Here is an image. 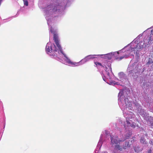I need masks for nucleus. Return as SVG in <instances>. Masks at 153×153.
<instances>
[{
  "mask_svg": "<svg viewBox=\"0 0 153 153\" xmlns=\"http://www.w3.org/2000/svg\"><path fill=\"white\" fill-rule=\"evenodd\" d=\"M152 60L149 59L148 61V62L147 63V65H149L150 64H151V63H152Z\"/></svg>",
  "mask_w": 153,
  "mask_h": 153,
  "instance_id": "nucleus-17",
  "label": "nucleus"
},
{
  "mask_svg": "<svg viewBox=\"0 0 153 153\" xmlns=\"http://www.w3.org/2000/svg\"><path fill=\"white\" fill-rule=\"evenodd\" d=\"M119 54V52H115L108 53L105 54H100L99 55V57H101L102 58H103L107 59H111L112 58H114L116 55Z\"/></svg>",
  "mask_w": 153,
  "mask_h": 153,
  "instance_id": "nucleus-8",
  "label": "nucleus"
},
{
  "mask_svg": "<svg viewBox=\"0 0 153 153\" xmlns=\"http://www.w3.org/2000/svg\"><path fill=\"white\" fill-rule=\"evenodd\" d=\"M94 63L97 66L103 68L105 67V71L102 73V76L103 80L105 82L111 85H114L117 84L114 81L112 80V74L110 62H106L103 65L98 62H94Z\"/></svg>",
  "mask_w": 153,
  "mask_h": 153,
  "instance_id": "nucleus-5",
  "label": "nucleus"
},
{
  "mask_svg": "<svg viewBox=\"0 0 153 153\" xmlns=\"http://www.w3.org/2000/svg\"><path fill=\"white\" fill-rule=\"evenodd\" d=\"M152 151L150 149L148 151V153H151Z\"/></svg>",
  "mask_w": 153,
  "mask_h": 153,
  "instance_id": "nucleus-19",
  "label": "nucleus"
},
{
  "mask_svg": "<svg viewBox=\"0 0 153 153\" xmlns=\"http://www.w3.org/2000/svg\"><path fill=\"white\" fill-rule=\"evenodd\" d=\"M140 142L141 143H142L143 144H146V139L144 138V136H142L140 140Z\"/></svg>",
  "mask_w": 153,
  "mask_h": 153,
  "instance_id": "nucleus-11",
  "label": "nucleus"
},
{
  "mask_svg": "<svg viewBox=\"0 0 153 153\" xmlns=\"http://www.w3.org/2000/svg\"><path fill=\"white\" fill-rule=\"evenodd\" d=\"M149 143L150 144L153 145V143L152 142V141H149Z\"/></svg>",
  "mask_w": 153,
  "mask_h": 153,
  "instance_id": "nucleus-18",
  "label": "nucleus"
},
{
  "mask_svg": "<svg viewBox=\"0 0 153 153\" xmlns=\"http://www.w3.org/2000/svg\"><path fill=\"white\" fill-rule=\"evenodd\" d=\"M121 145H122L123 146H126V149H126L128 146H129L128 142H126L125 143V145H123L122 144H121Z\"/></svg>",
  "mask_w": 153,
  "mask_h": 153,
  "instance_id": "nucleus-14",
  "label": "nucleus"
},
{
  "mask_svg": "<svg viewBox=\"0 0 153 153\" xmlns=\"http://www.w3.org/2000/svg\"><path fill=\"white\" fill-rule=\"evenodd\" d=\"M143 34H140L136 38H135L130 43L127 45L122 50L118 51L119 53H120L126 51V54L123 56L120 57H117L118 54L116 55L115 59L118 60H120L124 58H126L130 56H133V53L136 54L137 59L139 57V51L140 50L143 48H145L147 45L146 44V41L140 42V39L142 36Z\"/></svg>",
  "mask_w": 153,
  "mask_h": 153,
  "instance_id": "nucleus-3",
  "label": "nucleus"
},
{
  "mask_svg": "<svg viewBox=\"0 0 153 153\" xmlns=\"http://www.w3.org/2000/svg\"><path fill=\"white\" fill-rule=\"evenodd\" d=\"M145 136L147 137V134H146L145 135Z\"/></svg>",
  "mask_w": 153,
  "mask_h": 153,
  "instance_id": "nucleus-22",
  "label": "nucleus"
},
{
  "mask_svg": "<svg viewBox=\"0 0 153 153\" xmlns=\"http://www.w3.org/2000/svg\"><path fill=\"white\" fill-rule=\"evenodd\" d=\"M143 85L144 86L145 85V83L144 82L143 83Z\"/></svg>",
  "mask_w": 153,
  "mask_h": 153,
  "instance_id": "nucleus-20",
  "label": "nucleus"
},
{
  "mask_svg": "<svg viewBox=\"0 0 153 153\" xmlns=\"http://www.w3.org/2000/svg\"><path fill=\"white\" fill-rule=\"evenodd\" d=\"M109 136V132L108 131L105 130L102 132L97 146V150H99L100 149L102 143V140H105L106 139H108Z\"/></svg>",
  "mask_w": 153,
  "mask_h": 153,
  "instance_id": "nucleus-7",
  "label": "nucleus"
},
{
  "mask_svg": "<svg viewBox=\"0 0 153 153\" xmlns=\"http://www.w3.org/2000/svg\"><path fill=\"white\" fill-rule=\"evenodd\" d=\"M124 131L127 135L125 138L120 139L116 136H111L109 134V137L111 138L110 144L112 147H114V149L112 151V153H120V152L122 151L123 150L126 149V146H123L121 145L122 142H123L126 139H128L130 136L131 134V132H126L125 130Z\"/></svg>",
  "mask_w": 153,
  "mask_h": 153,
  "instance_id": "nucleus-4",
  "label": "nucleus"
},
{
  "mask_svg": "<svg viewBox=\"0 0 153 153\" xmlns=\"http://www.w3.org/2000/svg\"><path fill=\"white\" fill-rule=\"evenodd\" d=\"M149 122V124L151 127H153V121H151L150 120H149L148 122Z\"/></svg>",
  "mask_w": 153,
  "mask_h": 153,
  "instance_id": "nucleus-16",
  "label": "nucleus"
},
{
  "mask_svg": "<svg viewBox=\"0 0 153 153\" xmlns=\"http://www.w3.org/2000/svg\"><path fill=\"white\" fill-rule=\"evenodd\" d=\"M74 0H55L53 4L48 6L45 9V16L49 26L50 35H53V40L55 45L50 42L47 43L45 48L46 53L52 58L58 59L60 62L70 66H78L84 64L90 60L99 57V55H89L86 56L79 62L72 61L63 52L59 44L57 30L56 27L51 26L54 20L53 17L61 16L64 14L63 10L69 6Z\"/></svg>",
  "mask_w": 153,
  "mask_h": 153,
  "instance_id": "nucleus-1",
  "label": "nucleus"
},
{
  "mask_svg": "<svg viewBox=\"0 0 153 153\" xmlns=\"http://www.w3.org/2000/svg\"><path fill=\"white\" fill-rule=\"evenodd\" d=\"M123 90L120 91L118 95V103L120 107L123 111V112L124 116L126 118V121L124 123L123 126L124 129L128 132H131V128H134L135 125L133 122H131V119L134 118L135 115L131 111H127L126 112L125 110H131L132 108L131 102L128 100V98H126L124 96Z\"/></svg>",
  "mask_w": 153,
  "mask_h": 153,
  "instance_id": "nucleus-2",
  "label": "nucleus"
},
{
  "mask_svg": "<svg viewBox=\"0 0 153 153\" xmlns=\"http://www.w3.org/2000/svg\"><path fill=\"white\" fill-rule=\"evenodd\" d=\"M141 68L140 64L137 62H134L131 64V62L127 68V71L129 75L131 76H137Z\"/></svg>",
  "mask_w": 153,
  "mask_h": 153,
  "instance_id": "nucleus-6",
  "label": "nucleus"
},
{
  "mask_svg": "<svg viewBox=\"0 0 153 153\" xmlns=\"http://www.w3.org/2000/svg\"><path fill=\"white\" fill-rule=\"evenodd\" d=\"M118 76L119 78V80L123 82L126 81V76L125 74L123 72H120L119 73Z\"/></svg>",
  "mask_w": 153,
  "mask_h": 153,
  "instance_id": "nucleus-10",
  "label": "nucleus"
},
{
  "mask_svg": "<svg viewBox=\"0 0 153 153\" xmlns=\"http://www.w3.org/2000/svg\"><path fill=\"white\" fill-rule=\"evenodd\" d=\"M152 118H151V119L152 120H152Z\"/></svg>",
  "mask_w": 153,
  "mask_h": 153,
  "instance_id": "nucleus-23",
  "label": "nucleus"
},
{
  "mask_svg": "<svg viewBox=\"0 0 153 153\" xmlns=\"http://www.w3.org/2000/svg\"><path fill=\"white\" fill-rule=\"evenodd\" d=\"M121 145H122L123 146H126V149H126L128 146H129L128 142H126L125 143V145H123L122 144H121Z\"/></svg>",
  "mask_w": 153,
  "mask_h": 153,
  "instance_id": "nucleus-13",
  "label": "nucleus"
},
{
  "mask_svg": "<svg viewBox=\"0 0 153 153\" xmlns=\"http://www.w3.org/2000/svg\"><path fill=\"white\" fill-rule=\"evenodd\" d=\"M104 153H108V152H107L105 151L104 152Z\"/></svg>",
  "mask_w": 153,
  "mask_h": 153,
  "instance_id": "nucleus-21",
  "label": "nucleus"
},
{
  "mask_svg": "<svg viewBox=\"0 0 153 153\" xmlns=\"http://www.w3.org/2000/svg\"><path fill=\"white\" fill-rule=\"evenodd\" d=\"M147 31H150V36L148 37V39H146L147 45H149L151 43L152 41L153 40V27L149 28L147 30Z\"/></svg>",
  "mask_w": 153,
  "mask_h": 153,
  "instance_id": "nucleus-9",
  "label": "nucleus"
},
{
  "mask_svg": "<svg viewBox=\"0 0 153 153\" xmlns=\"http://www.w3.org/2000/svg\"><path fill=\"white\" fill-rule=\"evenodd\" d=\"M24 4L26 6H27L28 5V2L27 0H23Z\"/></svg>",
  "mask_w": 153,
  "mask_h": 153,
  "instance_id": "nucleus-15",
  "label": "nucleus"
},
{
  "mask_svg": "<svg viewBox=\"0 0 153 153\" xmlns=\"http://www.w3.org/2000/svg\"><path fill=\"white\" fill-rule=\"evenodd\" d=\"M146 114V110H145L144 109H142L141 110L140 112V114L142 115L143 116H144V115H145Z\"/></svg>",
  "mask_w": 153,
  "mask_h": 153,
  "instance_id": "nucleus-12",
  "label": "nucleus"
}]
</instances>
